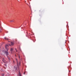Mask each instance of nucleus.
<instances>
[{
  "mask_svg": "<svg viewBox=\"0 0 76 76\" xmlns=\"http://www.w3.org/2000/svg\"><path fill=\"white\" fill-rule=\"evenodd\" d=\"M16 60L17 62V67H16V70H19V66L20 64V61H19V63L18 62L16 58Z\"/></svg>",
  "mask_w": 76,
  "mask_h": 76,
  "instance_id": "obj_1",
  "label": "nucleus"
},
{
  "mask_svg": "<svg viewBox=\"0 0 76 76\" xmlns=\"http://www.w3.org/2000/svg\"><path fill=\"white\" fill-rule=\"evenodd\" d=\"M5 51L4 52V53L7 56L8 55H9V52L7 51H8V50H9V49L7 48H5Z\"/></svg>",
  "mask_w": 76,
  "mask_h": 76,
  "instance_id": "obj_2",
  "label": "nucleus"
},
{
  "mask_svg": "<svg viewBox=\"0 0 76 76\" xmlns=\"http://www.w3.org/2000/svg\"><path fill=\"white\" fill-rule=\"evenodd\" d=\"M9 46H11V45H6L5 46V48H8V47H9Z\"/></svg>",
  "mask_w": 76,
  "mask_h": 76,
  "instance_id": "obj_3",
  "label": "nucleus"
},
{
  "mask_svg": "<svg viewBox=\"0 0 76 76\" xmlns=\"http://www.w3.org/2000/svg\"><path fill=\"white\" fill-rule=\"evenodd\" d=\"M14 44L15 43H14V42H11V45L12 46L14 45Z\"/></svg>",
  "mask_w": 76,
  "mask_h": 76,
  "instance_id": "obj_4",
  "label": "nucleus"
},
{
  "mask_svg": "<svg viewBox=\"0 0 76 76\" xmlns=\"http://www.w3.org/2000/svg\"><path fill=\"white\" fill-rule=\"evenodd\" d=\"M4 39H5V40H9V39H8L7 38H6V37H5L4 38Z\"/></svg>",
  "mask_w": 76,
  "mask_h": 76,
  "instance_id": "obj_5",
  "label": "nucleus"
},
{
  "mask_svg": "<svg viewBox=\"0 0 76 76\" xmlns=\"http://www.w3.org/2000/svg\"><path fill=\"white\" fill-rule=\"evenodd\" d=\"M2 61L4 63H5V62H4V61H5V60H4V58H2Z\"/></svg>",
  "mask_w": 76,
  "mask_h": 76,
  "instance_id": "obj_6",
  "label": "nucleus"
},
{
  "mask_svg": "<svg viewBox=\"0 0 76 76\" xmlns=\"http://www.w3.org/2000/svg\"><path fill=\"white\" fill-rule=\"evenodd\" d=\"M14 20L13 19L12 20H11L10 21V22H14Z\"/></svg>",
  "mask_w": 76,
  "mask_h": 76,
  "instance_id": "obj_7",
  "label": "nucleus"
},
{
  "mask_svg": "<svg viewBox=\"0 0 76 76\" xmlns=\"http://www.w3.org/2000/svg\"><path fill=\"white\" fill-rule=\"evenodd\" d=\"M18 76H21V75H20V72H19V73L18 74Z\"/></svg>",
  "mask_w": 76,
  "mask_h": 76,
  "instance_id": "obj_8",
  "label": "nucleus"
},
{
  "mask_svg": "<svg viewBox=\"0 0 76 76\" xmlns=\"http://www.w3.org/2000/svg\"><path fill=\"white\" fill-rule=\"evenodd\" d=\"M13 50V48H11V50H10L11 51H12Z\"/></svg>",
  "mask_w": 76,
  "mask_h": 76,
  "instance_id": "obj_9",
  "label": "nucleus"
},
{
  "mask_svg": "<svg viewBox=\"0 0 76 76\" xmlns=\"http://www.w3.org/2000/svg\"><path fill=\"white\" fill-rule=\"evenodd\" d=\"M4 74H3L2 75V76H4Z\"/></svg>",
  "mask_w": 76,
  "mask_h": 76,
  "instance_id": "obj_10",
  "label": "nucleus"
},
{
  "mask_svg": "<svg viewBox=\"0 0 76 76\" xmlns=\"http://www.w3.org/2000/svg\"><path fill=\"white\" fill-rule=\"evenodd\" d=\"M0 32H1V31L0 30Z\"/></svg>",
  "mask_w": 76,
  "mask_h": 76,
  "instance_id": "obj_11",
  "label": "nucleus"
},
{
  "mask_svg": "<svg viewBox=\"0 0 76 76\" xmlns=\"http://www.w3.org/2000/svg\"><path fill=\"white\" fill-rule=\"evenodd\" d=\"M19 58H20V56H19Z\"/></svg>",
  "mask_w": 76,
  "mask_h": 76,
  "instance_id": "obj_12",
  "label": "nucleus"
},
{
  "mask_svg": "<svg viewBox=\"0 0 76 76\" xmlns=\"http://www.w3.org/2000/svg\"><path fill=\"white\" fill-rule=\"evenodd\" d=\"M24 74H25V73H24Z\"/></svg>",
  "mask_w": 76,
  "mask_h": 76,
  "instance_id": "obj_13",
  "label": "nucleus"
},
{
  "mask_svg": "<svg viewBox=\"0 0 76 76\" xmlns=\"http://www.w3.org/2000/svg\"><path fill=\"white\" fill-rule=\"evenodd\" d=\"M15 56H16L15 55Z\"/></svg>",
  "mask_w": 76,
  "mask_h": 76,
  "instance_id": "obj_14",
  "label": "nucleus"
}]
</instances>
